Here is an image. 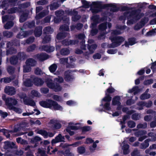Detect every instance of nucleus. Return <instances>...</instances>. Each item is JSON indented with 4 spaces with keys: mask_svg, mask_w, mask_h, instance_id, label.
Listing matches in <instances>:
<instances>
[{
    "mask_svg": "<svg viewBox=\"0 0 156 156\" xmlns=\"http://www.w3.org/2000/svg\"><path fill=\"white\" fill-rule=\"evenodd\" d=\"M39 103L41 106L44 108L53 109L55 110L62 111L63 109L62 107L57 102L51 99H47L46 101H41Z\"/></svg>",
    "mask_w": 156,
    "mask_h": 156,
    "instance_id": "f257e3e1",
    "label": "nucleus"
},
{
    "mask_svg": "<svg viewBox=\"0 0 156 156\" xmlns=\"http://www.w3.org/2000/svg\"><path fill=\"white\" fill-rule=\"evenodd\" d=\"M99 4H102L100 2H94L90 5V9L93 14L101 12L103 9H105V8L100 7L98 5Z\"/></svg>",
    "mask_w": 156,
    "mask_h": 156,
    "instance_id": "f03ea898",
    "label": "nucleus"
},
{
    "mask_svg": "<svg viewBox=\"0 0 156 156\" xmlns=\"http://www.w3.org/2000/svg\"><path fill=\"white\" fill-rule=\"evenodd\" d=\"M24 27L20 28V31L17 35L16 37L18 39H22L23 38L27 37L31 35L33 33V30H31L27 31H23Z\"/></svg>",
    "mask_w": 156,
    "mask_h": 156,
    "instance_id": "7ed1b4c3",
    "label": "nucleus"
},
{
    "mask_svg": "<svg viewBox=\"0 0 156 156\" xmlns=\"http://www.w3.org/2000/svg\"><path fill=\"white\" fill-rule=\"evenodd\" d=\"M2 99L5 101L6 105L10 109L13 107V105H16L17 103V101L12 98H6L5 96H2Z\"/></svg>",
    "mask_w": 156,
    "mask_h": 156,
    "instance_id": "20e7f679",
    "label": "nucleus"
},
{
    "mask_svg": "<svg viewBox=\"0 0 156 156\" xmlns=\"http://www.w3.org/2000/svg\"><path fill=\"white\" fill-rule=\"evenodd\" d=\"M143 12H140V10L139 9H136L132 10L129 12V16L133 18L136 20H139L144 16Z\"/></svg>",
    "mask_w": 156,
    "mask_h": 156,
    "instance_id": "39448f33",
    "label": "nucleus"
},
{
    "mask_svg": "<svg viewBox=\"0 0 156 156\" xmlns=\"http://www.w3.org/2000/svg\"><path fill=\"white\" fill-rule=\"evenodd\" d=\"M100 7L106 9L108 7H111L110 11L112 12H116L119 9V7H117L115 5L112 3L105 4L104 5L99 4L98 5Z\"/></svg>",
    "mask_w": 156,
    "mask_h": 156,
    "instance_id": "423d86ee",
    "label": "nucleus"
},
{
    "mask_svg": "<svg viewBox=\"0 0 156 156\" xmlns=\"http://www.w3.org/2000/svg\"><path fill=\"white\" fill-rule=\"evenodd\" d=\"M78 43L79 41L78 40H70L68 38L65 39L61 42V43L63 45L67 46L75 45L78 44Z\"/></svg>",
    "mask_w": 156,
    "mask_h": 156,
    "instance_id": "0eeeda50",
    "label": "nucleus"
},
{
    "mask_svg": "<svg viewBox=\"0 0 156 156\" xmlns=\"http://www.w3.org/2000/svg\"><path fill=\"white\" fill-rule=\"evenodd\" d=\"M65 136H62L61 133H59L54 139L52 140L51 143L52 145H53L59 142H65Z\"/></svg>",
    "mask_w": 156,
    "mask_h": 156,
    "instance_id": "6e6552de",
    "label": "nucleus"
},
{
    "mask_svg": "<svg viewBox=\"0 0 156 156\" xmlns=\"http://www.w3.org/2000/svg\"><path fill=\"white\" fill-rule=\"evenodd\" d=\"M26 95H25L21 98L23 99V102L25 105L32 106H34L35 105V103L34 100L29 98H26Z\"/></svg>",
    "mask_w": 156,
    "mask_h": 156,
    "instance_id": "1a4fd4ad",
    "label": "nucleus"
},
{
    "mask_svg": "<svg viewBox=\"0 0 156 156\" xmlns=\"http://www.w3.org/2000/svg\"><path fill=\"white\" fill-rule=\"evenodd\" d=\"M41 140V137L36 136L31 139L30 142L32 144H34L33 147H36L39 145V143H42Z\"/></svg>",
    "mask_w": 156,
    "mask_h": 156,
    "instance_id": "9d476101",
    "label": "nucleus"
},
{
    "mask_svg": "<svg viewBox=\"0 0 156 156\" xmlns=\"http://www.w3.org/2000/svg\"><path fill=\"white\" fill-rule=\"evenodd\" d=\"M111 41H114L118 46H119L125 41V38L122 36H115L111 38Z\"/></svg>",
    "mask_w": 156,
    "mask_h": 156,
    "instance_id": "9b49d317",
    "label": "nucleus"
},
{
    "mask_svg": "<svg viewBox=\"0 0 156 156\" xmlns=\"http://www.w3.org/2000/svg\"><path fill=\"white\" fill-rule=\"evenodd\" d=\"M5 93L8 95H12L16 93V90L13 87L9 86H6L4 89Z\"/></svg>",
    "mask_w": 156,
    "mask_h": 156,
    "instance_id": "f8f14e48",
    "label": "nucleus"
},
{
    "mask_svg": "<svg viewBox=\"0 0 156 156\" xmlns=\"http://www.w3.org/2000/svg\"><path fill=\"white\" fill-rule=\"evenodd\" d=\"M34 84L36 86H41L44 83V81L41 78L34 77L33 79Z\"/></svg>",
    "mask_w": 156,
    "mask_h": 156,
    "instance_id": "ddd939ff",
    "label": "nucleus"
},
{
    "mask_svg": "<svg viewBox=\"0 0 156 156\" xmlns=\"http://www.w3.org/2000/svg\"><path fill=\"white\" fill-rule=\"evenodd\" d=\"M72 72L71 70H68L65 72L64 79L66 81H70L74 79L73 76L70 74Z\"/></svg>",
    "mask_w": 156,
    "mask_h": 156,
    "instance_id": "4468645a",
    "label": "nucleus"
},
{
    "mask_svg": "<svg viewBox=\"0 0 156 156\" xmlns=\"http://www.w3.org/2000/svg\"><path fill=\"white\" fill-rule=\"evenodd\" d=\"M42 27L41 26H39L36 27L34 30H33V33L35 36L36 37H40L42 32Z\"/></svg>",
    "mask_w": 156,
    "mask_h": 156,
    "instance_id": "2eb2a0df",
    "label": "nucleus"
},
{
    "mask_svg": "<svg viewBox=\"0 0 156 156\" xmlns=\"http://www.w3.org/2000/svg\"><path fill=\"white\" fill-rule=\"evenodd\" d=\"M70 149L68 147L65 150H59L58 153L62 154L63 155L65 156H74L73 154L70 151Z\"/></svg>",
    "mask_w": 156,
    "mask_h": 156,
    "instance_id": "dca6fc26",
    "label": "nucleus"
},
{
    "mask_svg": "<svg viewBox=\"0 0 156 156\" xmlns=\"http://www.w3.org/2000/svg\"><path fill=\"white\" fill-rule=\"evenodd\" d=\"M37 57L39 60L41 61H43L49 57V55L45 53H41L37 55Z\"/></svg>",
    "mask_w": 156,
    "mask_h": 156,
    "instance_id": "f3484780",
    "label": "nucleus"
},
{
    "mask_svg": "<svg viewBox=\"0 0 156 156\" xmlns=\"http://www.w3.org/2000/svg\"><path fill=\"white\" fill-rule=\"evenodd\" d=\"M4 143V148L5 149L15 148L16 147L15 144L13 142H11L7 141L5 142Z\"/></svg>",
    "mask_w": 156,
    "mask_h": 156,
    "instance_id": "a211bd4d",
    "label": "nucleus"
},
{
    "mask_svg": "<svg viewBox=\"0 0 156 156\" xmlns=\"http://www.w3.org/2000/svg\"><path fill=\"white\" fill-rule=\"evenodd\" d=\"M121 97L120 96L116 95L113 98L112 101V105L113 106H116L117 105L121 103Z\"/></svg>",
    "mask_w": 156,
    "mask_h": 156,
    "instance_id": "6ab92c4d",
    "label": "nucleus"
},
{
    "mask_svg": "<svg viewBox=\"0 0 156 156\" xmlns=\"http://www.w3.org/2000/svg\"><path fill=\"white\" fill-rule=\"evenodd\" d=\"M60 6V5L58 4V2H55L54 1H52L49 5L50 9L51 11L57 9Z\"/></svg>",
    "mask_w": 156,
    "mask_h": 156,
    "instance_id": "aec40b11",
    "label": "nucleus"
},
{
    "mask_svg": "<svg viewBox=\"0 0 156 156\" xmlns=\"http://www.w3.org/2000/svg\"><path fill=\"white\" fill-rule=\"evenodd\" d=\"M42 49L48 53L53 52L55 50V47L48 45H43L42 46Z\"/></svg>",
    "mask_w": 156,
    "mask_h": 156,
    "instance_id": "412c9836",
    "label": "nucleus"
},
{
    "mask_svg": "<svg viewBox=\"0 0 156 156\" xmlns=\"http://www.w3.org/2000/svg\"><path fill=\"white\" fill-rule=\"evenodd\" d=\"M151 141V139L148 138L145 140L144 142L141 143L140 146V148L145 149L148 147L149 145V142Z\"/></svg>",
    "mask_w": 156,
    "mask_h": 156,
    "instance_id": "4be33fe9",
    "label": "nucleus"
},
{
    "mask_svg": "<svg viewBox=\"0 0 156 156\" xmlns=\"http://www.w3.org/2000/svg\"><path fill=\"white\" fill-rule=\"evenodd\" d=\"M36 61L33 58H29L26 61V64L30 66H34L36 64Z\"/></svg>",
    "mask_w": 156,
    "mask_h": 156,
    "instance_id": "5701e85b",
    "label": "nucleus"
},
{
    "mask_svg": "<svg viewBox=\"0 0 156 156\" xmlns=\"http://www.w3.org/2000/svg\"><path fill=\"white\" fill-rule=\"evenodd\" d=\"M19 59V57L17 55H13L11 57L10 59L11 64L12 65H15L18 62V60Z\"/></svg>",
    "mask_w": 156,
    "mask_h": 156,
    "instance_id": "b1692460",
    "label": "nucleus"
},
{
    "mask_svg": "<svg viewBox=\"0 0 156 156\" xmlns=\"http://www.w3.org/2000/svg\"><path fill=\"white\" fill-rule=\"evenodd\" d=\"M28 15V13L24 12H23L20 17V22L22 23L25 21L27 19Z\"/></svg>",
    "mask_w": 156,
    "mask_h": 156,
    "instance_id": "393cba45",
    "label": "nucleus"
},
{
    "mask_svg": "<svg viewBox=\"0 0 156 156\" xmlns=\"http://www.w3.org/2000/svg\"><path fill=\"white\" fill-rule=\"evenodd\" d=\"M53 32V29L50 26L46 27L43 29V33L45 34H51Z\"/></svg>",
    "mask_w": 156,
    "mask_h": 156,
    "instance_id": "a878e982",
    "label": "nucleus"
},
{
    "mask_svg": "<svg viewBox=\"0 0 156 156\" xmlns=\"http://www.w3.org/2000/svg\"><path fill=\"white\" fill-rule=\"evenodd\" d=\"M140 91L138 87L135 86L131 89H129L128 91V92L129 93H131L133 92V94L135 95L139 93Z\"/></svg>",
    "mask_w": 156,
    "mask_h": 156,
    "instance_id": "bb28decb",
    "label": "nucleus"
},
{
    "mask_svg": "<svg viewBox=\"0 0 156 156\" xmlns=\"http://www.w3.org/2000/svg\"><path fill=\"white\" fill-rule=\"evenodd\" d=\"M100 105V106L102 107L104 109L107 111H110L111 109L110 107V102H106L103 104L102 102H101V103Z\"/></svg>",
    "mask_w": 156,
    "mask_h": 156,
    "instance_id": "cd10ccee",
    "label": "nucleus"
},
{
    "mask_svg": "<svg viewBox=\"0 0 156 156\" xmlns=\"http://www.w3.org/2000/svg\"><path fill=\"white\" fill-rule=\"evenodd\" d=\"M52 80L51 79H48L46 80L45 82L47 86L50 89H53L55 85V83L52 82Z\"/></svg>",
    "mask_w": 156,
    "mask_h": 156,
    "instance_id": "c85d7f7f",
    "label": "nucleus"
},
{
    "mask_svg": "<svg viewBox=\"0 0 156 156\" xmlns=\"http://www.w3.org/2000/svg\"><path fill=\"white\" fill-rule=\"evenodd\" d=\"M105 96L102 99L101 102L104 101L107 102H110L112 100V98L110 94L105 93Z\"/></svg>",
    "mask_w": 156,
    "mask_h": 156,
    "instance_id": "c756f323",
    "label": "nucleus"
},
{
    "mask_svg": "<svg viewBox=\"0 0 156 156\" xmlns=\"http://www.w3.org/2000/svg\"><path fill=\"white\" fill-rule=\"evenodd\" d=\"M107 22H106L100 24L98 26V29L101 31L105 30L107 28Z\"/></svg>",
    "mask_w": 156,
    "mask_h": 156,
    "instance_id": "7c9ffc66",
    "label": "nucleus"
},
{
    "mask_svg": "<svg viewBox=\"0 0 156 156\" xmlns=\"http://www.w3.org/2000/svg\"><path fill=\"white\" fill-rule=\"evenodd\" d=\"M66 36V33L65 32H59L56 35L58 40H60L64 38Z\"/></svg>",
    "mask_w": 156,
    "mask_h": 156,
    "instance_id": "2f4dec72",
    "label": "nucleus"
},
{
    "mask_svg": "<svg viewBox=\"0 0 156 156\" xmlns=\"http://www.w3.org/2000/svg\"><path fill=\"white\" fill-rule=\"evenodd\" d=\"M17 56L19 57L20 60H24L27 58V56L26 54L23 52H20L18 53Z\"/></svg>",
    "mask_w": 156,
    "mask_h": 156,
    "instance_id": "473e14b6",
    "label": "nucleus"
},
{
    "mask_svg": "<svg viewBox=\"0 0 156 156\" xmlns=\"http://www.w3.org/2000/svg\"><path fill=\"white\" fill-rule=\"evenodd\" d=\"M3 35L4 37L7 38H10L13 36V33L11 31L5 30L3 32Z\"/></svg>",
    "mask_w": 156,
    "mask_h": 156,
    "instance_id": "72a5a7b5",
    "label": "nucleus"
},
{
    "mask_svg": "<svg viewBox=\"0 0 156 156\" xmlns=\"http://www.w3.org/2000/svg\"><path fill=\"white\" fill-rule=\"evenodd\" d=\"M60 52L62 55H67L69 54L70 51L67 48H63L60 50Z\"/></svg>",
    "mask_w": 156,
    "mask_h": 156,
    "instance_id": "f704fd0d",
    "label": "nucleus"
},
{
    "mask_svg": "<svg viewBox=\"0 0 156 156\" xmlns=\"http://www.w3.org/2000/svg\"><path fill=\"white\" fill-rule=\"evenodd\" d=\"M81 2L82 3L83 5L82 7L85 8H88L90 6V2L87 1L85 0H81Z\"/></svg>",
    "mask_w": 156,
    "mask_h": 156,
    "instance_id": "c9c22d12",
    "label": "nucleus"
},
{
    "mask_svg": "<svg viewBox=\"0 0 156 156\" xmlns=\"http://www.w3.org/2000/svg\"><path fill=\"white\" fill-rule=\"evenodd\" d=\"M151 96V94L147 92H144L140 96L141 100H144L149 98Z\"/></svg>",
    "mask_w": 156,
    "mask_h": 156,
    "instance_id": "e433bc0d",
    "label": "nucleus"
},
{
    "mask_svg": "<svg viewBox=\"0 0 156 156\" xmlns=\"http://www.w3.org/2000/svg\"><path fill=\"white\" fill-rule=\"evenodd\" d=\"M16 49L14 48L10 47L9 49L7 50L6 54L7 55H12L15 54L16 52Z\"/></svg>",
    "mask_w": 156,
    "mask_h": 156,
    "instance_id": "4c0bfd02",
    "label": "nucleus"
},
{
    "mask_svg": "<svg viewBox=\"0 0 156 156\" xmlns=\"http://www.w3.org/2000/svg\"><path fill=\"white\" fill-rule=\"evenodd\" d=\"M13 25L14 23L12 21H8L5 25L4 27L6 29H9L11 28Z\"/></svg>",
    "mask_w": 156,
    "mask_h": 156,
    "instance_id": "58836bf2",
    "label": "nucleus"
},
{
    "mask_svg": "<svg viewBox=\"0 0 156 156\" xmlns=\"http://www.w3.org/2000/svg\"><path fill=\"white\" fill-rule=\"evenodd\" d=\"M147 133V132L146 130H139L136 132L135 133V135L136 137H139L146 134Z\"/></svg>",
    "mask_w": 156,
    "mask_h": 156,
    "instance_id": "ea45409f",
    "label": "nucleus"
},
{
    "mask_svg": "<svg viewBox=\"0 0 156 156\" xmlns=\"http://www.w3.org/2000/svg\"><path fill=\"white\" fill-rule=\"evenodd\" d=\"M25 25L27 26L28 27L30 28H33L35 26V21L34 20H32V21L28 22L26 24L25 23L23 25V27H24Z\"/></svg>",
    "mask_w": 156,
    "mask_h": 156,
    "instance_id": "a19ab883",
    "label": "nucleus"
},
{
    "mask_svg": "<svg viewBox=\"0 0 156 156\" xmlns=\"http://www.w3.org/2000/svg\"><path fill=\"white\" fill-rule=\"evenodd\" d=\"M37 133L44 136L45 138H47L48 136V132L46 130L42 129L39 130L37 132Z\"/></svg>",
    "mask_w": 156,
    "mask_h": 156,
    "instance_id": "79ce46f5",
    "label": "nucleus"
},
{
    "mask_svg": "<svg viewBox=\"0 0 156 156\" xmlns=\"http://www.w3.org/2000/svg\"><path fill=\"white\" fill-rule=\"evenodd\" d=\"M86 151V149L83 146H80L77 148V152L80 154H82Z\"/></svg>",
    "mask_w": 156,
    "mask_h": 156,
    "instance_id": "37998d69",
    "label": "nucleus"
},
{
    "mask_svg": "<svg viewBox=\"0 0 156 156\" xmlns=\"http://www.w3.org/2000/svg\"><path fill=\"white\" fill-rule=\"evenodd\" d=\"M149 20L148 17H144L141 20L139 23L143 27L148 21Z\"/></svg>",
    "mask_w": 156,
    "mask_h": 156,
    "instance_id": "c03bdc74",
    "label": "nucleus"
},
{
    "mask_svg": "<svg viewBox=\"0 0 156 156\" xmlns=\"http://www.w3.org/2000/svg\"><path fill=\"white\" fill-rule=\"evenodd\" d=\"M51 36L50 35H46L45 36L42 40V43L43 44H46L49 43L50 41L51 40Z\"/></svg>",
    "mask_w": 156,
    "mask_h": 156,
    "instance_id": "a18cd8bd",
    "label": "nucleus"
},
{
    "mask_svg": "<svg viewBox=\"0 0 156 156\" xmlns=\"http://www.w3.org/2000/svg\"><path fill=\"white\" fill-rule=\"evenodd\" d=\"M33 80L30 79H28L24 82L25 86L27 87H31L33 85Z\"/></svg>",
    "mask_w": 156,
    "mask_h": 156,
    "instance_id": "49530a36",
    "label": "nucleus"
},
{
    "mask_svg": "<svg viewBox=\"0 0 156 156\" xmlns=\"http://www.w3.org/2000/svg\"><path fill=\"white\" fill-rule=\"evenodd\" d=\"M57 68L56 64H53L51 65L49 68V71L51 73H54L56 71Z\"/></svg>",
    "mask_w": 156,
    "mask_h": 156,
    "instance_id": "de8ad7c7",
    "label": "nucleus"
},
{
    "mask_svg": "<svg viewBox=\"0 0 156 156\" xmlns=\"http://www.w3.org/2000/svg\"><path fill=\"white\" fill-rule=\"evenodd\" d=\"M137 105L139 107H138L139 110H141L143 109L144 107L145 106V101H140L137 103Z\"/></svg>",
    "mask_w": 156,
    "mask_h": 156,
    "instance_id": "09e8293b",
    "label": "nucleus"
},
{
    "mask_svg": "<svg viewBox=\"0 0 156 156\" xmlns=\"http://www.w3.org/2000/svg\"><path fill=\"white\" fill-rule=\"evenodd\" d=\"M62 89V87H61L59 84L57 83L55 84L54 88L53 89V90L55 92L60 91Z\"/></svg>",
    "mask_w": 156,
    "mask_h": 156,
    "instance_id": "8fccbe9b",
    "label": "nucleus"
},
{
    "mask_svg": "<svg viewBox=\"0 0 156 156\" xmlns=\"http://www.w3.org/2000/svg\"><path fill=\"white\" fill-rule=\"evenodd\" d=\"M19 12V9L17 7H12L9 10V13L11 14L15 13L16 12Z\"/></svg>",
    "mask_w": 156,
    "mask_h": 156,
    "instance_id": "3c124183",
    "label": "nucleus"
},
{
    "mask_svg": "<svg viewBox=\"0 0 156 156\" xmlns=\"http://www.w3.org/2000/svg\"><path fill=\"white\" fill-rule=\"evenodd\" d=\"M136 39L134 37H132L128 39V43L130 45L132 46L136 43Z\"/></svg>",
    "mask_w": 156,
    "mask_h": 156,
    "instance_id": "603ef678",
    "label": "nucleus"
},
{
    "mask_svg": "<svg viewBox=\"0 0 156 156\" xmlns=\"http://www.w3.org/2000/svg\"><path fill=\"white\" fill-rule=\"evenodd\" d=\"M128 126L130 128H133L136 126L135 122L132 120L129 121L127 123Z\"/></svg>",
    "mask_w": 156,
    "mask_h": 156,
    "instance_id": "864d4df0",
    "label": "nucleus"
},
{
    "mask_svg": "<svg viewBox=\"0 0 156 156\" xmlns=\"http://www.w3.org/2000/svg\"><path fill=\"white\" fill-rule=\"evenodd\" d=\"M59 30L61 31H69V28L68 26L66 25H62L59 28Z\"/></svg>",
    "mask_w": 156,
    "mask_h": 156,
    "instance_id": "5fc2aeb1",
    "label": "nucleus"
},
{
    "mask_svg": "<svg viewBox=\"0 0 156 156\" xmlns=\"http://www.w3.org/2000/svg\"><path fill=\"white\" fill-rule=\"evenodd\" d=\"M36 48V45L35 44H32L27 48V51L28 52H32Z\"/></svg>",
    "mask_w": 156,
    "mask_h": 156,
    "instance_id": "6e6d98bb",
    "label": "nucleus"
},
{
    "mask_svg": "<svg viewBox=\"0 0 156 156\" xmlns=\"http://www.w3.org/2000/svg\"><path fill=\"white\" fill-rule=\"evenodd\" d=\"M13 46H19L20 45V41L16 39H13L11 41Z\"/></svg>",
    "mask_w": 156,
    "mask_h": 156,
    "instance_id": "4d7b16f0",
    "label": "nucleus"
},
{
    "mask_svg": "<svg viewBox=\"0 0 156 156\" xmlns=\"http://www.w3.org/2000/svg\"><path fill=\"white\" fill-rule=\"evenodd\" d=\"M80 129L82 130V133H83L90 130L91 128L90 126H87L80 127Z\"/></svg>",
    "mask_w": 156,
    "mask_h": 156,
    "instance_id": "13d9d810",
    "label": "nucleus"
},
{
    "mask_svg": "<svg viewBox=\"0 0 156 156\" xmlns=\"http://www.w3.org/2000/svg\"><path fill=\"white\" fill-rule=\"evenodd\" d=\"M147 123L146 122H145L143 124L139 123L137 126V127L138 129L143 128L145 129L147 128Z\"/></svg>",
    "mask_w": 156,
    "mask_h": 156,
    "instance_id": "bf43d9fd",
    "label": "nucleus"
},
{
    "mask_svg": "<svg viewBox=\"0 0 156 156\" xmlns=\"http://www.w3.org/2000/svg\"><path fill=\"white\" fill-rule=\"evenodd\" d=\"M45 14L44 12H41L37 14H36L35 18L37 20L41 19L44 16Z\"/></svg>",
    "mask_w": 156,
    "mask_h": 156,
    "instance_id": "052dcab7",
    "label": "nucleus"
},
{
    "mask_svg": "<svg viewBox=\"0 0 156 156\" xmlns=\"http://www.w3.org/2000/svg\"><path fill=\"white\" fill-rule=\"evenodd\" d=\"M62 126L61 124L59 123H55L52 126V129H60Z\"/></svg>",
    "mask_w": 156,
    "mask_h": 156,
    "instance_id": "680f3d73",
    "label": "nucleus"
},
{
    "mask_svg": "<svg viewBox=\"0 0 156 156\" xmlns=\"http://www.w3.org/2000/svg\"><path fill=\"white\" fill-rule=\"evenodd\" d=\"M10 109L13 110L14 112L18 114H21L22 112V110L21 109L14 106L11 108Z\"/></svg>",
    "mask_w": 156,
    "mask_h": 156,
    "instance_id": "e2e57ef3",
    "label": "nucleus"
},
{
    "mask_svg": "<svg viewBox=\"0 0 156 156\" xmlns=\"http://www.w3.org/2000/svg\"><path fill=\"white\" fill-rule=\"evenodd\" d=\"M115 90L112 87H109L105 91V93L107 94H112L114 93L115 92Z\"/></svg>",
    "mask_w": 156,
    "mask_h": 156,
    "instance_id": "0e129e2a",
    "label": "nucleus"
},
{
    "mask_svg": "<svg viewBox=\"0 0 156 156\" xmlns=\"http://www.w3.org/2000/svg\"><path fill=\"white\" fill-rule=\"evenodd\" d=\"M35 39V38L34 37L31 36L27 38L26 40V43L28 44H30L34 42Z\"/></svg>",
    "mask_w": 156,
    "mask_h": 156,
    "instance_id": "69168bd1",
    "label": "nucleus"
},
{
    "mask_svg": "<svg viewBox=\"0 0 156 156\" xmlns=\"http://www.w3.org/2000/svg\"><path fill=\"white\" fill-rule=\"evenodd\" d=\"M156 31H154V30L153 29L147 32L145 35L146 36H151L154 35Z\"/></svg>",
    "mask_w": 156,
    "mask_h": 156,
    "instance_id": "338daca9",
    "label": "nucleus"
},
{
    "mask_svg": "<svg viewBox=\"0 0 156 156\" xmlns=\"http://www.w3.org/2000/svg\"><path fill=\"white\" fill-rule=\"evenodd\" d=\"M64 13V12L62 10H58L55 11V15L56 16L62 17V16Z\"/></svg>",
    "mask_w": 156,
    "mask_h": 156,
    "instance_id": "774afa93",
    "label": "nucleus"
}]
</instances>
